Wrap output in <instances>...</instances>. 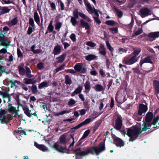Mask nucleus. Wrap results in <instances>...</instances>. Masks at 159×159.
<instances>
[{
    "label": "nucleus",
    "mask_w": 159,
    "mask_h": 159,
    "mask_svg": "<svg viewBox=\"0 0 159 159\" xmlns=\"http://www.w3.org/2000/svg\"><path fill=\"white\" fill-rule=\"evenodd\" d=\"M86 110L84 109H83L79 111V112L81 116L84 115L86 113Z\"/></svg>",
    "instance_id": "nucleus-59"
},
{
    "label": "nucleus",
    "mask_w": 159,
    "mask_h": 159,
    "mask_svg": "<svg viewBox=\"0 0 159 159\" xmlns=\"http://www.w3.org/2000/svg\"><path fill=\"white\" fill-rule=\"evenodd\" d=\"M155 58L151 56H148L143 59L141 60L140 62L141 66L144 63H149L152 64H153Z\"/></svg>",
    "instance_id": "nucleus-9"
},
{
    "label": "nucleus",
    "mask_w": 159,
    "mask_h": 159,
    "mask_svg": "<svg viewBox=\"0 0 159 159\" xmlns=\"http://www.w3.org/2000/svg\"><path fill=\"white\" fill-rule=\"evenodd\" d=\"M70 38L73 42L76 41V36L75 34H72L70 36Z\"/></svg>",
    "instance_id": "nucleus-56"
},
{
    "label": "nucleus",
    "mask_w": 159,
    "mask_h": 159,
    "mask_svg": "<svg viewBox=\"0 0 159 159\" xmlns=\"http://www.w3.org/2000/svg\"><path fill=\"white\" fill-rule=\"evenodd\" d=\"M66 57V53H64L62 54L61 55L56 58V59L57 60V62L58 63H62V62Z\"/></svg>",
    "instance_id": "nucleus-30"
},
{
    "label": "nucleus",
    "mask_w": 159,
    "mask_h": 159,
    "mask_svg": "<svg viewBox=\"0 0 159 159\" xmlns=\"http://www.w3.org/2000/svg\"><path fill=\"white\" fill-rule=\"evenodd\" d=\"M34 145L38 149L43 152H48V148L43 144H39L36 142H35Z\"/></svg>",
    "instance_id": "nucleus-19"
},
{
    "label": "nucleus",
    "mask_w": 159,
    "mask_h": 159,
    "mask_svg": "<svg viewBox=\"0 0 159 159\" xmlns=\"http://www.w3.org/2000/svg\"><path fill=\"white\" fill-rule=\"evenodd\" d=\"M82 66V64L78 63L75 65L74 68L76 71L80 72L82 73H84L86 71V69L85 68H83Z\"/></svg>",
    "instance_id": "nucleus-10"
},
{
    "label": "nucleus",
    "mask_w": 159,
    "mask_h": 159,
    "mask_svg": "<svg viewBox=\"0 0 159 159\" xmlns=\"http://www.w3.org/2000/svg\"><path fill=\"white\" fill-rule=\"evenodd\" d=\"M98 50L100 54L104 56L106 55L107 52L106 51V48L104 45L102 44H100L99 48Z\"/></svg>",
    "instance_id": "nucleus-26"
},
{
    "label": "nucleus",
    "mask_w": 159,
    "mask_h": 159,
    "mask_svg": "<svg viewBox=\"0 0 159 159\" xmlns=\"http://www.w3.org/2000/svg\"><path fill=\"white\" fill-rule=\"evenodd\" d=\"M0 95H1L3 98H8L9 99V101H10L11 96L13 95L15 99L16 100V94L14 93H12L9 94L6 92L0 91Z\"/></svg>",
    "instance_id": "nucleus-12"
},
{
    "label": "nucleus",
    "mask_w": 159,
    "mask_h": 159,
    "mask_svg": "<svg viewBox=\"0 0 159 159\" xmlns=\"http://www.w3.org/2000/svg\"><path fill=\"white\" fill-rule=\"evenodd\" d=\"M109 30L113 34H116L118 32V28L117 27L110 28L109 29Z\"/></svg>",
    "instance_id": "nucleus-50"
},
{
    "label": "nucleus",
    "mask_w": 159,
    "mask_h": 159,
    "mask_svg": "<svg viewBox=\"0 0 159 159\" xmlns=\"http://www.w3.org/2000/svg\"><path fill=\"white\" fill-rule=\"evenodd\" d=\"M54 27L53 25H48V29L50 32H52L53 31Z\"/></svg>",
    "instance_id": "nucleus-64"
},
{
    "label": "nucleus",
    "mask_w": 159,
    "mask_h": 159,
    "mask_svg": "<svg viewBox=\"0 0 159 159\" xmlns=\"http://www.w3.org/2000/svg\"><path fill=\"white\" fill-rule=\"evenodd\" d=\"M29 24L31 26V27H33V28H34L35 24L33 18H30L29 19Z\"/></svg>",
    "instance_id": "nucleus-47"
},
{
    "label": "nucleus",
    "mask_w": 159,
    "mask_h": 159,
    "mask_svg": "<svg viewBox=\"0 0 159 159\" xmlns=\"http://www.w3.org/2000/svg\"><path fill=\"white\" fill-rule=\"evenodd\" d=\"M35 45H34L31 47V50L34 54H39L42 51L40 49L35 50Z\"/></svg>",
    "instance_id": "nucleus-31"
},
{
    "label": "nucleus",
    "mask_w": 159,
    "mask_h": 159,
    "mask_svg": "<svg viewBox=\"0 0 159 159\" xmlns=\"http://www.w3.org/2000/svg\"><path fill=\"white\" fill-rule=\"evenodd\" d=\"M65 66V64H63L61 65L59 67L57 68L54 71V72L55 73H57L60 71L61 70H63L64 69Z\"/></svg>",
    "instance_id": "nucleus-40"
},
{
    "label": "nucleus",
    "mask_w": 159,
    "mask_h": 159,
    "mask_svg": "<svg viewBox=\"0 0 159 159\" xmlns=\"http://www.w3.org/2000/svg\"><path fill=\"white\" fill-rule=\"evenodd\" d=\"M37 66L39 70L42 69L44 67L43 64L42 62H40L38 64Z\"/></svg>",
    "instance_id": "nucleus-58"
},
{
    "label": "nucleus",
    "mask_w": 159,
    "mask_h": 159,
    "mask_svg": "<svg viewBox=\"0 0 159 159\" xmlns=\"http://www.w3.org/2000/svg\"><path fill=\"white\" fill-rule=\"evenodd\" d=\"M97 57L93 54H89L85 57V59L88 61H90L95 59Z\"/></svg>",
    "instance_id": "nucleus-33"
},
{
    "label": "nucleus",
    "mask_w": 159,
    "mask_h": 159,
    "mask_svg": "<svg viewBox=\"0 0 159 159\" xmlns=\"http://www.w3.org/2000/svg\"><path fill=\"white\" fill-rule=\"evenodd\" d=\"M153 116L152 113L151 112H148L146 114L145 119L146 121L143 125L142 130L137 125L128 129L127 134L130 138L129 141H133L135 140L139 134L142 131H145L149 129L152 124L154 125L156 124L159 119V117L158 116L154 119L152 124L150 123L152 119Z\"/></svg>",
    "instance_id": "nucleus-1"
},
{
    "label": "nucleus",
    "mask_w": 159,
    "mask_h": 159,
    "mask_svg": "<svg viewBox=\"0 0 159 159\" xmlns=\"http://www.w3.org/2000/svg\"><path fill=\"white\" fill-rule=\"evenodd\" d=\"M53 148L59 152L64 153L66 151V148L57 143H55L53 146Z\"/></svg>",
    "instance_id": "nucleus-15"
},
{
    "label": "nucleus",
    "mask_w": 159,
    "mask_h": 159,
    "mask_svg": "<svg viewBox=\"0 0 159 159\" xmlns=\"http://www.w3.org/2000/svg\"><path fill=\"white\" fill-rule=\"evenodd\" d=\"M11 119V116L8 114L4 110H1L0 112V120L2 122L6 123Z\"/></svg>",
    "instance_id": "nucleus-5"
},
{
    "label": "nucleus",
    "mask_w": 159,
    "mask_h": 159,
    "mask_svg": "<svg viewBox=\"0 0 159 159\" xmlns=\"http://www.w3.org/2000/svg\"><path fill=\"white\" fill-rule=\"evenodd\" d=\"M62 24L60 22H58L56 23L55 25V29L56 30L59 31L62 26Z\"/></svg>",
    "instance_id": "nucleus-43"
},
{
    "label": "nucleus",
    "mask_w": 159,
    "mask_h": 159,
    "mask_svg": "<svg viewBox=\"0 0 159 159\" xmlns=\"http://www.w3.org/2000/svg\"><path fill=\"white\" fill-rule=\"evenodd\" d=\"M90 132V129L86 130L84 133L82 137L81 138L80 140L86 138L89 135Z\"/></svg>",
    "instance_id": "nucleus-42"
},
{
    "label": "nucleus",
    "mask_w": 159,
    "mask_h": 159,
    "mask_svg": "<svg viewBox=\"0 0 159 159\" xmlns=\"http://www.w3.org/2000/svg\"><path fill=\"white\" fill-rule=\"evenodd\" d=\"M16 134H17L19 135H21L23 134H24L25 135H26L25 132L24 130L22 129H19L18 130L15 131L14 132V135H15Z\"/></svg>",
    "instance_id": "nucleus-36"
},
{
    "label": "nucleus",
    "mask_w": 159,
    "mask_h": 159,
    "mask_svg": "<svg viewBox=\"0 0 159 159\" xmlns=\"http://www.w3.org/2000/svg\"><path fill=\"white\" fill-rule=\"evenodd\" d=\"M127 51V50L121 48H120L118 49V51L120 54H122L124 52H126Z\"/></svg>",
    "instance_id": "nucleus-60"
},
{
    "label": "nucleus",
    "mask_w": 159,
    "mask_h": 159,
    "mask_svg": "<svg viewBox=\"0 0 159 159\" xmlns=\"http://www.w3.org/2000/svg\"><path fill=\"white\" fill-rule=\"evenodd\" d=\"M86 44L88 46L91 47H94L96 46V44L95 43L91 41H87L86 43Z\"/></svg>",
    "instance_id": "nucleus-48"
},
{
    "label": "nucleus",
    "mask_w": 159,
    "mask_h": 159,
    "mask_svg": "<svg viewBox=\"0 0 159 159\" xmlns=\"http://www.w3.org/2000/svg\"><path fill=\"white\" fill-rule=\"evenodd\" d=\"M11 9L7 7H0V15L9 13Z\"/></svg>",
    "instance_id": "nucleus-24"
},
{
    "label": "nucleus",
    "mask_w": 159,
    "mask_h": 159,
    "mask_svg": "<svg viewBox=\"0 0 159 159\" xmlns=\"http://www.w3.org/2000/svg\"><path fill=\"white\" fill-rule=\"evenodd\" d=\"M147 106L143 104L139 105V109L138 111V114L139 116H142L147 111Z\"/></svg>",
    "instance_id": "nucleus-13"
},
{
    "label": "nucleus",
    "mask_w": 159,
    "mask_h": 159,
    "mask_svg": "<svg viewBox=\"0 0 159 159\" xmlns=\"http://www.w3.org/2000/svg\"><path fill=\"white\" fill-rule=\"evenodd\" d=\"M21 88L24 90L25 91H27L28 89V87L26 86L25 84H21Z\"/></svg>",
    "instance_id": "nucleus-61"
},
{
    "label": "nucleus",
    "mask_w": 159,
    "mask_h": 159,
    "mask_svg": "<svg viewBox=\"0 0 159 159\" xmlns=\"http://www.w3.org/2000/svg\"><path fill=\"white\" fill-rule=\"evenodd\" d=\"M18 22L17 17L14 18L10 21H8L7 24L10 27L16 25Z\"/></svg>",
    "instance_id": "nucleus-28"
},
{
    "label": "nucleus",
    "mask_w": 159,
    "mask_h": 159,
    "mask_svg": "<svg viewBox=\"0 0 159 159\" xmlns=\"http://www.w3.org/2000/svg\"><path fill=\"white\" fill-rule=\"evenodd\" d=\"M78 19V18H76L75 17H71L70 20V22L73 26H75L76 25L77 22L76 20Z\"/></svg>",
    "instance_id": "nucleus-41"
},
{
    "label": "nucleus",
    "mask_w": 159,
    "mask_h": 159,
    "mask_svg": "<svg viewBox=\"0 0 159 159\" xmlns=\"http://www.w3.org/2000/svg\"><path fill=\"white\" fill-rule=\"evenodd\" d=\"M18 68L20 75H24L25 74L26 77L29 78L34 77V75L31 74V71L28 67L26 66L25 69L22 66L19 65L18 66Z\"/></svg>",
    "instance_id": "nucleus-4"
},
{
    "label": "nucleus",
    "mask_w": 159,
    "mask_h": 159,
    "mask_svg": "<svg viewBox=\"0 0 159 159\" xmlns=\"http://www.w3.org/2000/svg\"><path fill=\"white\" fill-rule=\"evenodd\" d=\"M105 149V144L100 143L98 146H93L85 151H82L80 148H78L74 150L76 159H81L84 156L90 153L98 155Z\"/></svg>",
    "instance_id": "nucleus-2"
},
{
    "label": "nucleus",
    "mask_w": 159,
    "mask_h": 159,
    "mask_svg": "<svg viewBox=\"0 0 159 159\" xmlns=\"http://www.w3.org/2000/svg\"><path fill=\"white\" fill-rule=\"evenodd\" d=\"M49 81H43L39 84L38 88L41 89L44 87H47L49 86Z\"/></svg>",
    "instance_id": "nucleus-27"
},
{
    "label": "nucleus",
    "mask_w": 159,
    "mask_h": 159,
    "mask_svg": "<svg viewBox=\"0 0 159 159\" xmlns=\"http://www.w3.org/2000/svg\"><path fill=\"white\" fill-rule=\"evenodd\" d=\"M153 84L155 92L157 93L156 96L157 98L159 99V98L158 94H159V82L157 80H154L153 81Z\"/></svg>",
    "instance_id": "nucleus-23"
},
{
    "label": "nucleus",
    "mask_w": 159,
    "mask_h": 159,
    "mask_svg": "<svg viewBox=\"0 0 159 159\" xmlns=\"http://www.w3.org/2000/svg\"><path fill=\"white\" fill-rule=\"evenodd\" d=\"M7 47H6V48H2L0 50V54L2 53L5 54L6 53H7Z\"/></svg>",
    "instance_id": "nucleus-57"
},
{
    "label": "nucleus",
    "mask_w": 159,
    "mask_h": 159,
    "mask_svg": "<svg viewBox=\"0 0 159 159\" xmlns=\"http://www.w3.org/2000/svg\"><path fill=\"white\" fill-rule=\"evenodd\" d=\"M84 87L85 92L88 93L91 89L90 84L89 81H87L86 82Z\"/></svg>",
    "instance_id": "nucleus-34"
},
{
    "label": "nucleus",
    "mask_w": 159,
    "mask_h": 159,
    "mask_svg": "<svg viewBox=\"0 0 159 159\" xmlns=\"http://www.w3.org/2000/svg\"><path fill=\"white\" fill-rule=\"evenodd\" d=\"M69 112L67 111H66V110L63 111H61V112L58 113L57 114V115L58 116H59L60 115H63L65 113H68Z\"/></svg>",
    "instance_id": "nucleus-62"
},
{
    "label": "nucleus",
    "mask_w": 159,
    "mask_h": 159,
    "mask_svg": "<svg viewBox=\"0 0 159 159\" xmlns=\"http://www.w3.org/2000/svg\"><path fill=\"white\" fill-rule=\"evenodd\" d=\"M7 54L10 55L8 58L7 59V61L9 62H12L13 60V57L12 55L9 52H7Z\"/></svg>",
    "instance_id": "nucleus-54"
},
{
    "label": "nucleus",
    "mask_w": 159,
    "mask_h": 159,
    "mask_svg": "<svg viewBox=\"0 0 159 159\" xmlns=\"http://www.w3.org/2000/svg\"><path fill=\"white\" fill-rule=\"evenodd\" d=\"M73 14L74 16L73 17H75L76 18H79V15L82 18L86 20L88 22H91L92 21L87 16L84 14L80 12H79L78 10L76 9H75L73 12Z\"/></svg>",
    "instance_id": "nucleus-7"
},
{
    "label": "nucleus",
    "mask_w": 159,
    "mask_h": 159,
    "mask_svg": "<svg viewBox=\"0 0 159 159\" xmlns=\"http://www.w3.org/2000/svg\"><path fill=\"white\" fill-rule=\"evenodd\" d=\"M134 51L131 54H132L133 56H135L136 57H138L137 56L138 55L141 51L140 48H134Z\"/></svg>",
    "instance_id": "nucleus-35"
},
{
    "label": "nucleus",
    "mask_w": 159,
    "mask_h": 159,
    "mask_svg": "<svg viewBox=\"0 0 159 159\" xmlns=\"http://www.w3.org/2000/svg\"><path fill=\"white\" fill-rule=\"evenodd\" d=\"M84 4L87 7V10L90 14L93 13V9H94L93 6H91L90 4L87 0H84Z\"/></svg>",
    "instance_id": "nucleus-17"
},
{
    "label": "nucleus",
    "mask_w": 159,
    "mask_h": 159,
    "mask_svg": "<svg viewBox=\"0 0 159 159\" xmlns=\"http://www.w3.org/2000/svg\"><path fill=\"white\" fill-rule=\"evenodd\" d=\"M81 26L83 28H84L86 30L90 29V28L89 24L83 20L80 21Z\"/></svg>",
    "instance_id": "nucleus-29"
},
{
    "label": "nucleus",
    "mask_w": 159,
    "mask_h": 159,
    "mask_svg": "<svg viewBox=\"0 0 159 159\" xmlns=\"http://www.w3.org/2000/svg\"><path fill=\"white\" fill-rule=\"evenodd\" d=\"M93 18L96 22L98 24H99L101 23L100 20L98 18V17H94V16Z\"/></svg>",
    "instance_id": "nucleus-63"
},
{
    "label": "nucleus",
    "mask_w": 159,
    "mask_h": 159,
    "mask_svg": "<svg viewBox=\"0 0 159 159\" xmlns=\"http://www.w3.org/2000/svg\"><path fill=\"white\" fill-rule=\"evenodd\" d=\"M17 54L18 55V57H22L23 56V54L22 53V52L20 50V49L19 48H18L17 49Z\"/></svg>",
    "instance_id": "nucleus-53"
},
{
    "label": "nucleus",
    "mask_w": 159,
    "mask_h": 159,
    "mask_svg": "<svg viewBox=\"0 0 159 159\" xmlns=\"http://www.w3.org/2000/svg\"><path fill=\"white\" fill-rule=\"evenodd\" d=\"M60 142L61 144H64L66 143V136L63 135L61 136L60 138Z\"/></svg>",
    "instance_id": "nucleus-46"
},
{
    "label": "nucleus",
    "mask_w": 159,
    "mask_h": 159,
    "mask_svg": "<svg viewBox=\"0 0 159 159\" xmlns=\"http://www.w3.org/2000/svg\"><path fill=\"white\" fill-rule=\"evenodd\" d=\"M34 17L36 23L39 25L40 21V17L37 11L34 12Z\"/></svg>",
    "instance_id": "nucleus-32"
},
{
    "label": "nucleus",
    "mask_w": 159,
    "mask_h": 159,
    "mask_svg": "<svg viewBox=\"0 0 159 159\" xmlns=\"http://www.w3.org/2000/svg\"><path fill=\"white\" fill-rule=\"evenodd\" d=\"M150 11L146 8H143L140 11V15L143 18L150 15Z\"/></svg>",
    "instance_id": "nucleus-14"
},
{
    "label": "nucleus",
    "mask_w": 159,
    "mask_h": 159,
    "mask_svg": "<svg viewBox=\"0 0 159 159\" xmlns=\"http://www.w3.org/2000/svg\"><path fill=\"white\" fill-rule=\"evenodd\" d=\"M75 101L72 98L70 99L68 103V104L69 106H72L75 103Z\"/></svg>",
    "instance_id": "nucleus-51"
},
{
    "label": "nucleus",
    "mask_w": 159,
    "mask_h": 159,
    "mask_svg": "<svg viewBox=\"0 0 159 159\" xmlns=\"http://www.w3.org/2000/svg\"><path fill=\"white\" fill-rule=\"evenodd\" d=\"M65 83L66 84L70 85L72 83V81L70 77L68 75H66L65 76Z\"/></svg>",
    "instance_id": "nucleus-37"
},
{
    "label": "nucleus",
    "mask_w": 159,
    "mask_h": 159,
    "mask_svg": "<svg viewBox=\"0 0 159 159\" xmlns=\"http://www.w3.org/2000/svg\"><path fill=\"white\" fill-rule=\"evenodd\" d=\"M96 91L97 92H100L103 90V87L102 85L99 84H96L95 87Z\"/></svg>",
    "instance_id": "nucleus-38"
},
{
    "label": "nucleus",
    "mask_w": 159,
    "mask_h": 159,
    "mask_svg": "<svg viewBox=\"0 0 159 159\" xmlns=\"http://www.w3.org/2000/svg\"><path fill=\"white\" fill-rule=\"evenodd\" d=\"M82 87L79 86L74 91V93H76V94H78L80 93L82 90Z\"/></svg>",
    "instance_id": "nucleus-44"
},
{
    "label": "nucleus",
    "mask_w": 159,
    "mask_h": 159,
    "mask_svg": "<svg viewBox=\"0 0 159 159\" xmlns=\"http://www.w3.org/2000/svg\"><path fill=\"white\" fill-rule=\"evenodd\" d=\"M9 111L13 113L17 114L19 110H16V107L12 106V104L11 103H9L8 105Z\"/></svg>",
    "instance_id": "nucleus-22"
},
{
    "label": "nucleus",
    "mask_w": 159,
    "mask_h": 159,
    "mask_svg": "<svg viewBox=\"0 0 159 159\" xmlns=\"http://www.w3.org/2000/svg\"><path fill=\"white\" fill-rule=\"evenodd\" d=\"M139 59V57H136L133 56L132 54H130L123 58V63L127 65H130L136 62Z\"/></svg>",
    "instance_id": "nucleus-3"
},
{
    "label": "nucleus",
    "mask_w": 159,
    "mask_h": 159,
    "mask_svg": "<svg viewBox=\"0 0 159 159\" xmlns=\"http://www.w3.org/2000/svg\"><path fill=\"white\" fill-rule=\"evenodd\" d=\"M22 108L25 113L29 117H31L32 116L31 110H30L29 108L26 106H23Z\"/></svg>",
    "instance_id": "nucleus-25"
},
{
    "label": "nucleus",
    "mask_w": 159,
    "mask_h": 159,
    "mask_svg": "<svg viewBox=\"0 0 159 159\" xmlns=\"http://www.w3.org/2000/svg\"><path fill=\"white\" fill-rule=\"evenodd\" d=\"M11 88L14 87H16L17 86L16 85V83L18 84L21 85V82L20 81H18L16 80H14V81H11Z\"/></svg>",
    "instance_id": "nucleus-39"
},
{
    "label": "nucleus",
    "mask_w": 159,
    "mask_h": 159,
    "mask_svg": "<svg viewBox=\"0 0 159 159\" xmlns=\"http://www.w3.org/2000/svg\"><path fill=\"white\" fill-rule=\"evenodd\" d=\"M0 45L5 47L9 45L10 42L8 41L5 36L2 34L0 35Z\"/></svg>",
    "instance_id": "nucleus-8"
},
{
    "label": "nucleus",
    "mask_w": 159,
    "mask_h": 159,
    "mask_svg": "<svg viewBox=\"0 0 159 159\" xmlns=\"http://www.w3.org/2000/svg\"><path fill=\"white\" fill-rule=\"evenodd\" d=\"M106 24L108 25H110L112 26L115 25V22L112 20H109L106 21L105 22Z\"/></svg>",
    "instance_id": "nucleus-49"
},
{
    "label": "nucleus",
    "mask_w": 159,
    "mask_h": 159,
    "mask_svg": "<svg viewBox=\"0 0 159 159\" xmlns=\"http://www.w3.org/2000/svg\"><path fill=\"white\" fill-rule=\"evenodd\" d=\"M23 81L24 83L27 84H35L37 82L34 77L31 78H25L23 80Z\"/></svg>",
    "instance_id": "nucleus-16"
},
{
    "label": "nucleus",
    "mask_w": 159,
    "mask_h": 159,
    "mask_svg": "<svg viewBox=\"0 0 159 159\" xmlns=\"http://www.w3.org/2000/svg\"><path fill=\"white\" fill-rule=\"evenodd\" d=\"M32 90L33 93L34 94H36L38 92L37 87L35 85H33L32 86Z\"/></svg>",
    "instance_id": "nucleus-52"
},
{
    "label": "nucleus",
    "mask_w": 159,
    "mask_h": 159,
    "mask_svg": "<svg viewBox=\"0 0 159 159\" xmlns=\"http://www.w3.org/2000/svg\"><path fill=\"white\" fill-rule=\"evenodd\" d=\"M148 36L150 40L152 41L159 37V32L150 33L149 34Z\"/></svg>",
    "instance_id": "nucleus-18"
},
{
    "label": "nucleus",
    "mask_w": 159,
    "mask_h": 159,
    "mask_svg": "<svg viewBox=\"0 0 159 159\" xmlns=\"http://www.w3.org/2000/svg\"><path fill=\"white\" fill-rule=\"evenodd\" d=\"M33 27L29 26L28 27L27 31V34L29 35H30L33 31Z\"/></svg>",
    "instance_id": "nucleus-55"
},
{
    "label": "nucleus",
    "mask_w": 159,
    "mask_h": 159,
    "mask_svg": "<svg viewBox=\"0 0 159 159\" xmlns=\"http://www.w3.org/2000/svg\"><path fill=\"white\" fill-rule=\"evenodd\" d=\"M114 143L117 147H121L124 145V143L122 140L120 138L116 137L114 139Z\"/></svg>",
    "instance_id": "nucleus-20"
},
{
    "label": "nucleus",
    "mask_w": 159,
    "mask_h": 159,
    "mask_svg": "<svg viewBox=\"0 0 159 159\" xmlns=\"http://www.w3.org/2000/svg\"><path fill=\"white\" fill-rule=\"evenodd\" d=\"M106 44L107 48L111 52H112L114 50L113 48L111 46L108 41L106 42Z\"/></svg>",
    "instance_id": "nucleus-45"
},
{
    "label": "nucleus",
    "mask_w": 159,
    "mask_h": 159,
    "mask_svg": "<svg viewBox=\"0 0 159 159\" xmlns=\"http://www.w3.org/2000/svg\"><path fill=\"white\" fill-rule=\"evenodd\" d=\"M61 47L58 45H57L54 47L52 53L54 55H58L60 54L61 52Z\"/></svg>",
    "instance_id": "nucleus-21"
},
{
    "label": "nucleus",
    "mask_w": 159,
    "mask_h": 159,
    "mask_svg": "<svg viewBox=\"0 0 159 159\" xmlns=\"http://www.w3.org/2000/svg\"><path fill=\"white\" fill-rule=\"evenodd\" d=\"M93 121V120L91 118H88L86 119L85 120L82 122L80 123L76 126L75 127H73L72 129H77L80 128L81 127V126L87 125L89 123H90L91 122H92Z\"/></svg>",
    "instance_id": "nucleus-11"
},
{
    "label": "nucleus",
    "mask_w": 159,
    "mask_h": 159,
    "mask_svg": "<svg viewBox=\"0 0 159 159\" xmlns=\"http://www.w3.org/2000/svg\"><path fill=\"white\" fill-rule=\"evenodd\" d=\"M114 118L115 120L113 124L114 127L116 129L120 130L122 125V117L120 115H117L114 116Z\"/></svg>",
    "instance_id": "nucleus-6"
}]
</instances>
